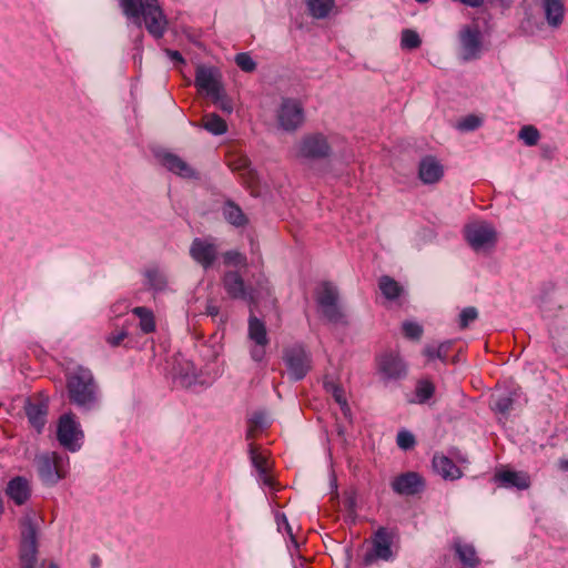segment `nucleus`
I'll return each instance as SVG.
<instances>
[{
    "label": "nucleus",
    "instance_id": "1",
    "mask_svg": "<svg viewBox=\"0 0 568 568\" xmlns=\"http://www.w3.org/2000/svg\"><path fill=\"white\" fill-rule=\"evenodd\" d=\"M69 402L83 413L99 408L101 394L99 385L89 368L79 366L65 374Z\"/></svg>",
    "mask_w": 568,
    "mask_h": 568
},
{
    "label": "nucleus",
    "instance_id": "2",
    "mask_svg": "<svg viewBox=\"0 0 568 568\" xmlns=\"http://www.w3.org/2000/svg\"><path fill=\"white\" fill-rule=\"evenodd\" d=\"M123 14L133 19L139 28L143 18L146 31L154 38L161 39L168 27V19L158 0H119Z\"/></svg>",
    "mask_w": 568,
    "mask_h": 568
},
{
    "label": "nucleus",
    "instance_id": "3",
    "mask_svg": "<svg viewBox=\"0 0 568 568\" xmlns=\"http://www.w3.org/2000/svg\"><path fill=\"white\" fill-rule=\"evenodd\" d=\"M21 540L19 545L20 568H41L38 564V530L37 525L31 517L22 520Z\"/></svg>",
    "mask_w": 568,
    "mask_h": 568
},
{
    "label": "nucleus",
    "instance_id": "4",
    "mask_svg": "<svg viewBox=\"0 0 568 568\" xmlns=\"http://www.w3.org/2000/svg\"><path fill=\"white\" fill-rule=\"evenodd\" d=\"M283 362L287 369L288 378L298 382L305 378L312 368V356L303 344H294L283 351Z\"/></svg>",
    "mask_w": 568,
    "mask_h": 568
},
{
    "label": "nucleus",
    "instance_id": "5",
    "mask_svg": "<svg viewBox=\"0 0 568 568\" xmlns=\"http://www.w3.org/2000/svg\"><path fill=\"white\" fill-rule=\"evenodd\" d=\"M84 433L73 413L59 417L57 439L62 447L71 453L79 452L83 445Z\"/></svg>",
    "mask_w": 568,
    "mask_h": 568
},
{
    "label": "nucleus",
    "instance_id": "6",
    "mask_svg": "<svg viewBox=\"0 0 568 568\" xmlns=\"http://www.w3.org/2000/svg\"><path fill=\"white\" fill-rule=\"evenodd\" d=\"M332 154V140L321 132L304 135L298 144L297 155L302 159L327 160Z\"/></svg>",
    "mask_w": 568,
    "mask_h": 568
},
{
    "label": "nucleus",
    "instance_id": "7",
    "mask_svg": "<svg viewBox=\"0 0 568 568\" xmlns=\"http://www.w3.org/2000/svg\"><path fill=\"white\" fill-rule=\"evenodd\" d=\"M338 290L331 282H324L316 295V303L323 316L333 324H346L345 315L338 305Z\"/></svg>",
    "mask_w": 568,
    "mask_h": 568
},
{
    "label": "nucleus",
    "instance_id": "8",
    "mask_svg": "<svg viewBox=\"0 0 568 568\" xmlns=\"http://www.w3.org/2000/svg\"><path fill=\"white\" fill-rule=\"evenodd\" d=\"M65 460L68 457L57 452L37 456V470L43 485L54 486L64 477L62 465Z\"/></svg>",
    "mask_w": 568,
    "mask_h": 568
},
{
    "label": "nucleus",
    "instance_id": "9",
    "mask_svg": "<svg viewBox=\"0 0 568 568\" xmlns=\"http://www.w3.org/2000/svg\"><path fill=\"white\" fill-rule=\"evenodd\" d=\"M392 544L393 534L387 528L379 527L372 537V548L364 555L363 564L369 566L376 560H393Z\"/></svg>",
    "mask_w": 568,
    "mask_h": 568
},
{
    "label": "nucleus",
    "instance_id": "10",
    "mask_svg": "<svg viewBox=\"0 0 568 568\" xmlns=\"http://www.w3.org/2000/svg\"><path fill=\"white\" fill-rule=\"evenodd\" d=\"M464 235L465 240L474 251L493 247L497 241L495 229L487 222L466 225Z\"/></svg>",
    "mask_w": 568,
    "mask_h": 568
},
{
    "label": "nucleus",
    "instance_id": "11",
    "mask_svg": "<svg viewBox=\"0 0 568 568\" xmlns=\"http://www.w3.org/2000/svg\"><path fill=\"white\" fill-rule=\"evenodd\" d=\"M304 109L294 99H283L277 111V122L281 129L286 132L296 131L304 122Z\"/></svg>",
    "mask_w": 568,
    "mask_h": 568
},
{
    "label": "nucleus",
    "instance_id": "12",
    "mask_svg": "<svg viewBox=\"0 0 568 568\" xmlns=\"http://www.w3.org/2000/svg\"><path fill=\"white\" fill-rule=\"evenodd\" d=\"M459 58L464 62L477 60L480 57L483 42L481 33L477 27L466 26L459 32Z\"/></svg>",
    "mask_w": 568,
    "mask_h": 568
},
{
    "label": "nucleus",
    "instance_id": "13",
    "mask_svg": "<svg viewBox=\"0 0 568 568\" xmlns=\"http://www.w3.org/2000/svg\"><path fill=\"white\" fill-rule=\"evenodd\" d=\"M378 372L384 381H398L407 376V365L398 354L389 352L378 357Z\"/></svg>",
    "mask_w": 568,
    "mask_h": 568
},
{
    "label": "nucleus",
    "instance_id": "14",
    "mask_svg": "<svg viewBox=\"0 0 568 568\" xmlns=\"http://www.w3.org/2000/svg\"><path fill=\"white\" fill-rule=\"evenodd\" d=\"M219 255L217 247L206 239L195 237L190 246V256L205 271L210 270Z\"/></svg>",
    "mask_w": 568,
    "mask_h": 568
},
{
    "label": "nucleus",
    "instance_id": "15",
    "mask_svg": "<svg viewBox=\"0 0 568 568\" xmlns=\"http://www.w3.org/2000/svg\"><path fill=\"white\" fill-rule=\"evenodd\" d=\"M392 488L398 495L414 496L425 489V481L418 473L407 471L395 477Z\"/></svg>",
    "mask_w": 568,
    "mask_h": 568
},
{
    "label": "nucleus",
    "instance_id": "16",
    "mask_svg": "<svg viewBox=\"0 0 568 568\" xmlns=\"http://www.w3.org/2000/svg\"><path fill=\"white\" fill-rule=\"evenodd\" d=\"M220 78L221 75L216 68L201 64L195 71V85L211 97L214 93L217 94L223 88Z\"/></svg>",
    "mask_w": 568,
    "mask_h": 568
},
{
    "label": "nucleus",
    "instance_id": "17",
    "mask_svg": "<svg viewBox=\"0 0 568 568\" xmlns=\"http://www.w3.org/2000/svg\"><path fill=\"white\" fill-rule=\"evenodd\" d=\"M223 287L227 295L232 300L245 301L248 304V300H252L248 292V286L242 275L236 271H229L223 276Z\"/></svg>",
    "mask_w": 568,
    "mask_h": 568
},
{
    "label": "nucleus",
    "instance_id": "18",
    "mask_svg": "<svg viewBox=\"0 0 568 568\" xmlns=\"http://www.w3.org/2000/svg\"><path fill=\"white\" fill-rule=\"evenodd\" d=\"M248 292L252 297V300H248L251 310L257 308L262 302H274L272 297V286L268 278L263 273L254 277V284L248 286Z\"/></svg>",
    "mask_w": 568,
    "mask_h": 568
},
{
    "label": "nucleus",
    "instance_id": "19",
    "mask_svg": "<svg viewBox=\"0 0 568 568\" xmlns=\"http://www.w3.org/2000/svg\"><path fill=\"white\" fill-rule=\"evenodd\" d=\"M444 175V168L439 161L433 156H424L418 165V176L425 184L437 183Z\"/></svg>",
    "mask_w": 568,
    "mask_h": 568
},
{
    "label": "nucleus",
    "instance_id": "20",
    "mask_svg": "<svg viewBox=\"0 0 568 568\" xmlns=\"http://www.w3.org/2000/svg\"><path fill=\"white\" fill-rule=\"evenodd\" d=\"M161 163L170 172L183 178V179H197V172L179 155L165 152L161 156Z\"/></svg>",
    "mask_w": 568,
    "mask_h": 568
},
{
    "label": "nucleus",
    "instance_id": "21",
    "mask_svg": "<svg viewBox=\"0 0 568 568\" xmlns=\"http://www.w3.org/2000/svg\"><path fill=\"white\" fill-rule=\"evenodd\" d=\"M452 549L463 568H476L480 564L474 545L464 542L459 537L453 539Z\"/></svg>",
    "mask_w": 568,
    "mask_h": 568
},
{
    "label": "nucleus",
    "instance_id": "22",
    "mask_svg": "<svg viewBox=\"0 0 568 568\" xmlns=\"http://www.w3.org/2000/svg\"><path fill=\"white\" fill-rule=\"evenodd\" d=\"M24 410L30 425L40 434L47 424L48 404L42 400H27Z\"/></svg>",
    "mask_w": 568,
    "mask_h": 568
},
{
    "label": "nucleus",
    "instance_id": "23",
    "mask_svg": "<svg viewBox=\"0 0 568 568\" xmlns=\"http://www.w3.org/2000/svg\"><path fill=\"white\" fill-rule=\"evenodd\" d=\"M432 465L434 471L445 480H456L463 476L460 468L444 454H435Z\"/></svg>",
    "mask_w": 568,
    "mask_h": 568
},
{
    "label": "nucleus",
    "instance_id": "24",
    "mask_svg": "<svg viewBox=\"0 0 568 568\" xmlns=\"http://www.w3.org/2000/svg\"><path fill=\"white\" fill-rule=\"evenodd\" d=\"M6 494L16 505L21 506L26 504L31 496L28 479L22 476L13 477L7 485Z\"/></svg>",
    "mask_w": 568,
    "mask_h": 568
},
{
    "label": "nucleus",
    "instance_id": "25",
    "mask_svg": "<svg viewBox=\"0 0 568 568\" xmlns=\"http://www.w3.org/2000/svg\"><path fill=\"white\" fill-rule=\"evenodd\" d=\"M495 479L507 488L526 489L530 485L529 476L523 471L503 470L495 475Z\"/></svg>",
    "mask_w": 568,
    "mask_h": 568
},
{
    "label": "nucleus",
    "instance_id": "26",
    "mask_svg": "<svg viewBox=\"0 0 568 568\" xmlns=\"http://www.w3.org/2000/svg\"><path fill=\"white\" fill-rule=\"evenodd\" d=\"M247 336L254 344L268 345L270 338L265 323L256 317L251 310V315L247 321Z\"/></svg>",
    "mask_w": 568,
    "mask_h": 568
},
{
    "label": "nucleus",
    "instance_id": "27",
    "mask_svg": "<svg viewBox=\"0 0 568 568\" xmlns=\"http://www.w3.org/2000/svg\"><path fill=\"white\" fill-rule=\"evenodd\" d=\"M224 220L234 227H245L248 224V217L242 209L232 200H227L222 206Z\"/></svg>",
    "mask_w": 568,
    "mask_h": 568
},
{
    "label": "nucleus",
    "instance_id": "28",
    "mask_svg": "<svg viewBox=\"0 0 568 568\" xmlns=\"http://www.w3.org/2000/svg\"><path fill=\"white\" fill-rule=\"evenodd\" d=\"M144 277H145V283L144 285L155 292V293H159V292H163L166 290L168 287V277L165 275V273L156 267H152V268H148L145 270V272L143 273Z\"/></svg>",
    "mask_w": 568,
    "mask_h": 568
},
{
    "label": "nucleus",
    "instance_id": "29",
    "mask_svg": "<svg viewBox=\"0 0 568 568\" xmlns=\"http://www.w3.org/2000/svg\"><path fill=\"white\" fill-rule=\"evenodd\" d=\"M546 20L551 27H559L564 19V4L560 0H542Z\"/></svg>",
    "mask_w": 568,
    "mask_h": 568
},
{
    "label": "nucleus",
    "instance_id": "30",
    "mask_svg": "<svg viewBox=\"0 0 568 568\" xmlns=\"http://www.w3.org/2000/svg\"><path fill=\"white\" fill-rule=\"evenodd\" d=\"M196 369L192 363L180 365L175 371V381L184 388H191L199 383Z\"/></svg>",
    "mask_w": 568,
    "mask_h": 568
},
{
    "label": "nucleus",
    "instance_id": "31",
    "mask_svg": "<svg viewBox=\"0 0 568 568\" xmlns=\"http://www.w3.org/2000/svg\"><path fill=\"white\" fill-rule=\"evenodd\" d=\"M453 344V339L444 341L437 346L434 344H427L423 349V355L426 356L428 361L439 359L440 362L446 363Z\"/></svg>",
    "mask_w": 568,
    "mask_h": 568
},
{
    "label": "nucleus",
    "instance_id": "32",
    "mask_svg": "<svg viewBox=\"0 0 568 568\" xmlns=\"http://www.w3.org/2000/svg\"><path fill=\"white\" fill-rule=\"evenodd\" d=\"M132 313L139 318V327L142 333L150 334L155 331V318L153 312L144 306H136Z\"/></svg>",
    "mask_w": 568,
    "mask_h": 568
},
{
    "label": "nucleus",
    "instance_id": "33",
    "mask_svg": "<svg viewBox=\"0 0 568 568\" xmlns=\"http://www.w3.org/2000/svg\"><path fill=\"white\" fill-rule=\"evenodd\" d=\"M310 14L315 19H325L335 7L334 0H305Z\"/></svg>",
    "mask_w": 568,
    "mask_h": 568
},
{
    "label": "nucleus",
    "instance_id": "34",
    "mask_svg": "<svg viewBox=\"0 0 568 568\" xmlns=\"http://www.w3.org/2000/svg\"><path fill=\"white\" fill-rule=\"evenodd\" d=\"M378 287L383 296L389 301L398 298L403 293V287L399 283L388 275L379 277Z\"/></svg>",
    "mask_w": 568,
    "mask_h": 568
},
{
    "label": "nucleus",
    "instance_id": "35",
    "mask_svg": "<svg viewBox=\"0 0 568 568\" xmlns=\"http://www.w3.org/2000/svg\"><path fill=\"white\" fill-rule=\"evenodd\" d=\"M203 128L214 135H222L227 131L226 122L216 113L207 114L204 118Z\"/></svg>",
    "mask_w": 568,
    "mask_h": 568
},
{
    "label": "nucleus",
    "instance_id": "36",
    "mask_svg": "<svg viewBox=\"0 0 568 568\" xmlns=\"http://www.w3.org/2000/svg\"><path fill=\"white\" fill-rule=\"evenodd\" d=\"M435 394V385L428 379H420L415 387V403L425 404Z\"/></svg>",
    "mask_w": 568,
    "mask_h": 568
},
{
    "label": "nucleus",
    "instance_id": "37",
    "mask_svg": "<svg viewBox=\"0 0 568 568\" xmlns=\"http://www.w3.org/2000/svg\"><path fill=\"white\" fill-rule=\"evenodd\" d=\"M324 386L327 392L332 393L335 402L341 406V409L344 413V415L347 416L351 409L344 395L343 388L334 383L328 382H325Z\"/></svg>",
    "mask_w": 568,
    "mask_h": 568
},
{
    "label": "nucleus",
    "instance_id": "38",
    "mask_svg": "<svg viewBox=\"0 0 568 568\" xmlns=\"http://www.w3.org/2000/svg\"><path fill=\"white\" fill-rule=\"evenodd\" d=\"M422 39L419 34L412 29H404L400 37V47L406 50H414L419 48Z\"/></svg>",
    "mask_w": 568,
    "mask_h": 568
},
{
    "label": "nucleus",
    "instance_id": "39",
    "mask_svg": "<svg viewBox=\"0 0 568 568\" xmlns=\"http://www.w3.org/2000/svg\"><path fill=\"white\" fill-rule=\"evenodd\" d=\"M484 123L483 118L476 114H468L458 121L456 128L460 132H471L479 129Z\"/></svg>",
    "mask_w": 568,
    "mask_h": 568
},
{
    "label": "nucleus",
    "instance_id": "40",
    "mask_svg": "<svg viewBox=\"0 0 568 568\" xmlns=\"http://www.w3.org/2000/svg\"><path fill=\"white\" fill-rule=\"evenodd\" d=\"M518 138L528 146L536 145L539 141L540 133L534 125H524Z\"/></svg>",
    "mask_w": 568,
    "mask_h": 568
},
{
    "label": "nucleus",
    "instance_id": "41",
    "mask_svg": "<svg viewBox=\"0 0 568 568\" xmlns=\"http://www.w3.org/2000/svg\"><path fill=\"white\" fill-rule=\"evenodd\" d=\"M514 397L513 393H505L498 395L494 400V409L500 414H507L513 408Z\"/></svg>",
    "mask_w": 568,
    "mask_h": 568
},
{
    "label": "nucleus",
    "instance_id": "42",
    "mask_svg": "<svg viewBox=\"0 0 568 568\" xmlns=\"http://www.w3.org/2000/svg\"><path fill=\"white\" fill-rule=\"evenodd\" d=\"M213 102L217 105V108L223 111L226 114H231L233 112V102L232 100L225 94L224 89L222 88L220 92L214 93L210 97Z\"/></svg>",
    "mask_w": 568,
    "mask_h": 568
},
{
    "label": "nucleus",
    "instance_id": "43",
    "mask_svg": "<svg viewBox=\"0 0 568 568\" xmlns=\"http://www.w3.org/2000/svg\"><path fill=\"white\" fill-rule=\"evenodd\" d=\"M236 65L244 72H253L256 69V62L250 53L241 52L234 58Z\"/></svg>",
    "mask_w": 568,
    "mask_h": 568
},
{
    "label": "nucleus",
    "instance_id": "44",
    "mask_svg": "<svg viewBox=\"0 0 568 568\" xmlns=\"http://www.w3.org/2000/svg\"><path fill=\"white\" fill-rule=\"evenodd\" d=\"M405 337L418 341L423 335V326L417 322L406 321L402 325Z\"/></svg>",
    "mask_w": 568,
    "mask_h": 568
},
{
    "label": "nucleus",
    "instance_id": "45",
    "mask_svg": "<svg viewBox=\"0 0 568 568\" xmlns=\"http://www.w3.org/2000/svg\"><path fill=\"white\" fill-rule=\"evenodd\" d=\"M478 317V311L474 306H468L462 310L459 314V327L465 329L468 325L476 321Z\"/></svg>",
    "mask_w": 568,
    "mask_h": 568
},
{
    "label": "nucleus",
    "instance_id": "46",
    "mask_svg": "<svg viewBox=\"0 0 568 568\" xmlns=\"http://www.w3.org/2000/svg\"><path fill=\"white\" fill-rule=\"evenodd\" d=\"M396 443L399 448H402L404 450H408L415 446L416 440H415L414 435L410 432L403 429V430L398 432L397 437H396Z\"/></svg>",
    "mask_w": 568,
    "mask_h": 568
},
{
    "label": "nucleus",
    "instance_id": "47",
    "mask_svg": "<svg viewBox=\"0 0 568 568\" xmlns=\"http://www.w3.org/2000/svg\"><path fill=\"white\" fill-rule=\"evenodd\" d=\"M223 260H224V264H226V265H234V266L246 265V256L237 251H234V250L226 251L223 254Z\"/></svg>",
    "mask_w": 568,
    "mask_h": 568
},
{
    "label": "nucleus",
    "instance_id": "48",
    "mask_svg": "<svg viewBox=\"0 0 568 568\" xmlns=\"http://www.w3.org/2000/svg\"><path fill=\"white\" fill-rule=\"evenodd\" d=\"M556 285L552 282H546L542 284L540 295L538 297V306L540 308L548 302L550 295L555 292Z\"/></svg>",
    "mask_w": 568,
    "mask_h": 568
},
{
    "label": "nucleus",
    "instance_id": "49",
    "mask_svg": "<svg viewBox=\"0 0 568 568\" xmlns=\"http://www.w3.org/2000/svg\"><path fill=\"white\" fill-rule=\"evenodd\" d=\"M266 346L267 345L254 344L250 351L251 358L257 363L262 362L266 354Z\"/></svg>",
    "mask_w": 568,
    "mask_h": 568
},
{
    "label": "nucleus",
    "instance_id": "50",
    "mask_svg": "<svg viewBox=\"0 0 568 568\" xmlns=\"http://www.w3.org/2000/svg\"><path fill=\"white\" fill-rule=\"evenodd\" d=\"M126 336H128V332L122 329L118 333L110 334L106 337V343L112 347H116L123 342L124 338H126Z\"/></svg>",
    "mask_w": 568,
    "mask_h": 568
},
{
    "label": "nucleus",
    "instance_id": "51",
    "mask_svg": "<svg viewBox=\"0 0 568 568\" xmlns=\"http://www.w3.org/2000/svg\"><path fill=\"white\" fill-rule=\"evenodd\" d=\"M250 455L251 462L256 470L266 467V459L262 455L257 454L253 446L250 448Z\"/></svg>",
    "mask_w": 568,
    "mask_h": 568
},
{
    "label": "nucleus",
    "instance_id": "52",
    "mask_svg": "<svg viewBox=\"0 0 568 568\" xmlns=\"http://www.w3.org/2000/svg\"><path fill=\"white\" fill-rule=\"evenodd\" d=\"M251 422L254 426L260 428H265L268 426L267 417L264 412H255L251 417Z\"/></svg>",
    "mask_w": 568,
    "mask_h": 568
},
{
    "label": "nucleus",
    "instance_id": "53",
    "mask_svg": "<svg viewBox=\"0 0 568 568\" xmlns=\"http://www.w3.org/2000/svg\"><path fill=\"white\" fill-rule=\"evenodd\" d=\"M165 53L171 59V61H173L174 63H180V64L185 63L183 55L179 51L166 49Z\"/></svg>",
    "mask_w": 568,
    "mask_h": 568
},
{
    "label": "nucleus",
    "instance_id": "54",
    "mask_svg": "<svg viewBox=\"0 0 568 568\" xmlns=\"http://www.w3.org/2000/svg\"><path fill=\"white\" fill-rule=\"evenodd\" d=\"M276 521H277L278 528H281V526L283 524V527H285L286 532L293 538V531H292V528L288 524L286 516L284 514H277Z\"/></svg>",
    "mask_w": 568,
    "mask_h": 568
},
{
    "label": "nucleus",
    "instance_id": "55",
    "mask_svg": "<svg viewBox=\"0 0 568 568\" xmlns=\"http://www.w3.org/2000/svg\"><path fill=\"white\" fill-rule=\"evenodd\" d=\"M205 314L211 317H216L220 314V308L213 303H207L205 307Z\"/></svg>",
    "mask_w": 568,
    "mask_h": 568
},
{
    "label": "nucleus",
    "instance_id": "56",
    "mask_svg": "<svg viewBox=\"0 0 568 568\" xmlns=\"http://www.w3.org/2000/svg\"><path fill=\"white\" fill-rule=\"evenodd\" d=\"M250 165V162L247 159H241L240 164L234 168V170H246Z\"/></svg>",
    "mask_w": 568,
    "mask_h": 568
},
{
    "label": "nucleus",
    "instance_id": "57",
    "mask_svg": "<svg viewBox=\"0 0 568 568\" xmlns=\"http://www.w3.org/2000/svg\"><path fill=\"white\" fill-rule=\"evenodd\" d=\"M260 480L263 483V485L265 486H272L273 485V479L272 477L267 474L265 475L264 477L260 478Z\"/></svg>",
    "mask_w": 568,
    "mask_h": 568
},
{
    "label": "nucleus",
    "instance_id": "58",
    "mask_svg": "<svg viewBox=\"0 0 568 568\" xmlns=\"http://www.w3.org/2000/svg\"><path fill=\"white\" fill-rule=\"evenodd\" d=\"M91 565L92 568H99L100 567V559L97 555H93L91 558Z\"/></svg>",
    "mask_w": 568,
    "mask_h": 568
},
{
    "label": "nucleus",
    "instance_id": "59",
    "mask_svg": "<svg viewBox=\"0 0 568 568\" xmlns=\"http://www.w3.org/2000/svg\"><path fill=\"white\" fill-rule=\"evenodd\" d=\"M559 467L561 470L568 471V459H561L559 462Z\"/></svg>",
    "mask_w": 568,
    "mask_h": 568
},
{
    "label": "nucleus",
    "instance_id": "60",
    "mask_svg": "<svg viewBox=\"0 0 568 568\" xmlns=\"http://www.w3.org/2000/svg\"><path fill=\"white\" fill-rule=\"evenodd\" d=\"M257 473L260 478L264 477L265 475H267L266 467L257 469Z\"/></svg>",
    "mask_w": 568,
    "mask_h": 568
},
{
    "label": "nucleus",
    "instance_id": "61",
    "mask_svg": "<svg viewBox=\"0 0 568 568\" xmlns=\"http://www.w3.org/2000/svg\"><path fill=\"white\" fill-rule=\"evenodd\" d=\"M48 568H59V566L57 564H54V562H50Z\"/></svg>",
    "mask_w": 568,
    "mask_h": 568
},
{
    "label": "nucleus",
    "instance_id": "62",
    "mask_svg": "<svg viewBox=\"0 0 568 568\" xmlns=\"http://www.w3.org/2000/svg\"><path fill=\"white\" fill-rule=\"evenodd\" d=\"M418 3H426L428 0H415Z\"/></svg>",
    "mask_w": 568,
    "mask_h": 568
}]
</instances>
